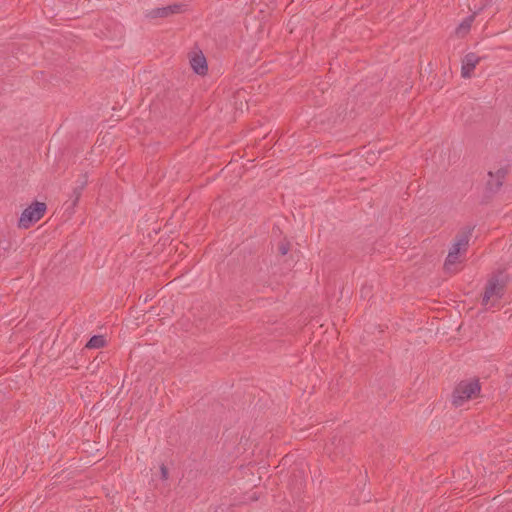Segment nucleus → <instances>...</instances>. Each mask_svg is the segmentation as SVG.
<instances>
[{
	"label": "nucleus",
	"instance_id": "1",
	"mask_svg": "<svg viewBox=\"0 0 512 512\" xmlns=\"http://www.w3.org/2000/svg\"><path fill=\"white\" fill-rule=\"evenodd\" d=\"M469 233H463L456 237L455 242L449 249L448 255L444 262V270L450 274H455L460 270L463 262V256L467 252L469 245Z\"/></svg>",
	"mask_w": 512,
	"mask_h": 512
},
{
	"label": "nucleus",
	"instance_id": "2",
	"mask_svg": "<svg viewBox=\"0 0 512 512\" xmlns=\"http://www.w3.org/2000/svg\"><path fill=\"white\" fill-rule=\"evenodd\" d=\"M506 292V281L501 275H492L485 285L481 304L486 309L497 307Z\"/></svg>",
	"mask_w": 512,
	"mask_h": 512
},
{
	"label": "nucleus",
	"instance_id": "3",
	"mask_svg": "<svg viewBox=\"0 0 512 512\" xmlns=\"http://www.w3.org/2000/svg\"><path fill=\"white\" fill-rule=\"evenodd\" d=\"M481 390L478 379L460 381L452 394V404L455 407L462 406L466 401L475 398Z\"/></svg>",
	"mask_w": 512,
	"mask_h": 512
},
{
	"label": "nucleus",
	"instance_id": "4",
	"mask_svg": "<svg viewBox=\"0 0 512 512\" xmlns=\"http://www.w3.org/2000/svg\"><path fill=\"white\" fill-rule=\"evenodd\" d=\"M46 209L45 203L34 202L22 212L18 221V227L28 229L33 223L39 221L44 216Z\"/></svg>",
	"mask_w": 512,
	"mask_h": 512
},
{
	"label": "nucleus",
	"instance_id": "5",
	"mask_svg": "<svg viewBox=\"0 0 512 512\" xmlns=\"http://www.w3.org/2000/svg\"><path fill=\"white\" fill-rule=\"evenodd\" d=\"M187 11L184 3H173L165 7H156L145 12L147 19L168 18L173 15L182 14Z\"/></svg>",
	"mask_w": 512,
	"mask_h": 512
},
{
	"label": "nucleus",
	"instance_id": "6",
	"mask_svg": "<svg viewBox=\"0 0 512 512\" xmlns=\"http://www.w3.org/2000/svg\"><path fill=\"white\" fill-rule=\"evenodd\" d=\"M480 58L474 53H468L462 60L461 76L465 79L470 78Z\"/></svg>",
	"mask_w": 512,
	"mask_h": 512
},
{
	"label": "nucleus",
	"instance_id": "7",
	"mask_svg": "<svg viewBox=\"0 0 512 512\" xmlns=\"http://www.w3.org/2000/svg\"><path fill=\"white\" fill-rule=\"evenodd\" d=\"M507 172H508V170L506 167H501V168L497 169L495 172L490 171L489 172L490 179L487 182L488 188L491 191L498 190L502 186Z\"/></svg>",
	"mask_w": 512,
	"mask_h": 512
},
{
	"label": "nucleus",
	"instance_id": "8",
	"mask_svg": "<svg viewBox=\"0 0 512 512\" xmlns=\"http://www.w3.org/2000/svg\"><path fill=\"white\" fill-rule=\"evenodd\" d=\"M190 64L195 73L199 75H205L208 67L206 59L203 55H196L190 60Z\"/></svg>",
	"mask_w": 512,
	"mask_h": 512
},
{
	"label": "nucleus",
	"instance_id": "9",
	"mask_svg": "<svg viewBox=\"0 0 512 512\" xmlns=\"http://www.w3.org/2000/svg\"><path fill=\"white\" fill-rule=\"evenodd\" d=\"M106 345V339L102 335H94L89 341L86 343V348L88 349H99Z\"/></svg>",
	"mask_w": 512,
	"mask_h": 512
},
{
	"label": "nucleus",
	"instance_id": "10",
	"mask_svg": "<svg viewBox=\"0 0 512 512\" xmlns=\"http://www.w3.org/2000/svg\"><path fill=\"white\" fill-rule=\"evenodd\" d=\"M473 20L474 16H468L467 18H465L456 28V34L460 37L465 36L469 32Z\"/></svg>",
	"mask_w": 512,
	"mask_h": 512
},
{
	"label": "nucleus",
	"instance_id": "11",
	"mask_svg": "<svg viewBox=\"0 0 512 512\" xmlns=\"http://www.w3.org/2000/svg\"><path fill=\"white\" fill-rule=\"evenodd\" d=\"M86 184V181H83L81 183L80 186L76 187L74 190H73V197H74V200H73V203H72V206H76L81 194H82V190L84 188Z\"/></svg>",
	"mask_w": 512,
	"mask_h": 512
},
{
	"label": "nucleus",
	"instance_id": "12",
	"mask_svg": "<svg viewBox=\"0 0 512 512\" xmlns=\"http://www.w3.org/2000/svg\"><path fill=\"white\" fill-rule=\"evenodd\" d=\"M289 249H290V247H289L288 243H285V242L280 243L279 252L281 253V255H286L288 253Z\"/></svg>",
	"mask_w": 512,
	"mask_h": 512
},
{
	"label": "nucleus",
	"instance_id": "13",
	"mask_svg": "<svg viewBox=\"0 0 512 512\" xmlns=\"http://www.w3.org/2000/svg\"><path fill=\"white\" fill-rule=\"evenodd\" d=\"M161 474L163 479L168 478V469L164 465L161 466Z\"/></svg>",
	"mask_w": 512,
	"mask_h": 512
}]
</instances>
